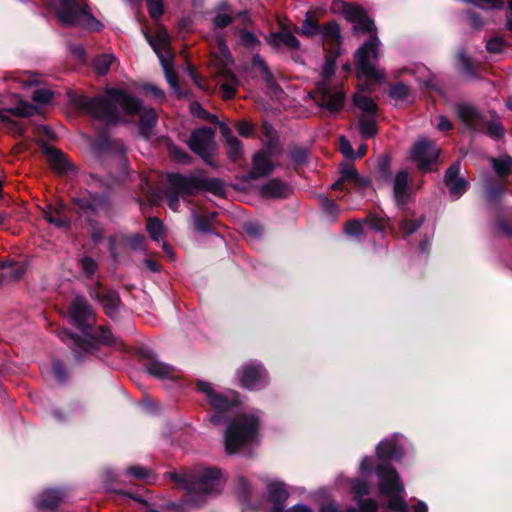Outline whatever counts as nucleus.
<instances>
[{
  "mask_svg": "<svg viewBox=\"0 0 512 512\" xmlns=\"http://www.w3.org/2000/svg\"><path fill=\"white\" fill-rule=\"evenodd\" d=\"M77 104L95 117L108 122L119 120L118 106L126 114H139V129L144 137L151 135L152 128L157 121L156 113L152 108H143L136 98L118 89H110L105 97L94 99L83 97L79 99Z\"/></svg>",
  "mask_w": 512,
  "mask_h": 512,
  "instance_id": "f257e3e1",
  "label": "nucleus"
},
{
  "mask_svg": "<svg viewBox=\"0 0 512 512\" xmlns=\"http://www.w3.org/2000/svg\"><path fill=\"white\" fill-rule=\"evenodd\" d=\"M342 5V12L346 19L354 23L356 32L374 31V23L366 16L364 10L354 4H347L339 1ZM379 41L373 34L370 40L364 43L355 53V62L359 78H365L367 85L372 82H381L384 80V73L374 65V60L378 57Z\"/></svg>",
  "mask_w": 512,
  "mask_h": 512,
  "instance_id": "f03ea898",
  "label": "nucleus"
},
{
  "mask_svg": "<svg viewBox=\"0 0 512 512\" xmlns=\"http://www.w3.org/2000/svg\"><path fill=\"white\" fill-rule=\"evenodd\" d=\"M403 447L397 435L381 441L376 447V458L364 457L360 463V473L364 477H377L379 480H398L399 475L390 464V459L403 457Z\"/></svg>",
  "mask_w": 512,
  "mask_h": 512,
  "instance_id": "7ed1b4c3",
  "label": "nucleus"
},
{
  "mask_svg": "<svg viewBox=\"0 0 512 512\" xmlns=\"http://www.w3.org/2000/svg\"><path fill=\"white\" fill-rule=\"evenodd\" d=\"M260 413L252 410L236 416L225 433V447L228 453L242 451L258 437Z\"/></svg>",
  "mask_w": 512,
  "mask_h": 512,
  "instance_id": "20e7f679",
  "label": "nucleus"
},
{
  "mask_svg": "<svg viewBox=\"0 0 512 512\" xmlns=\"http://www.w3.org/2000/svg\"><path fill=\"white\" fill-rule=\"evenodd\" d=\"M70 316L72 318L73 324L84 334L103 343H108L111 341L112 335L108 329L99 327V335L90 332V328L95 322V316L84 298L76 297L74 299L71 305Z\"/></svg>",
  "mask_w": 512,
  "mask_h": 512,
  "instance_id": "39448f33",
  "label": "nucleus"
},
{
  "mask_svg": "<svg viewBox=\"0 0 512 512\" xmlns=\"http://www.w3.org/2000/svg\"><path fill=\"white\" fill-rule=\"evenodd\" d=\"M335 63L327 58L323 64L321 77L322 80L317 83V90L320 94L319 105L330 112L339 111L344 103V94L340 90L334 89L328 80L334 75Z\"/></svg>",
  "mask_w": 512,
  "mask_h": 512,
  "instance_id": "423d86ee",
  "label": "nucleus"
},
{
  "mask_svg": "<svg viewBox=\"0 0 512 512\" xmlns=\"http://www.w3.org/2000/svg\"><path fill=\"white\" fill-rule=\"evenodd\" d=\"M58 17L65 25H80L91 30H100L102 27L86 6L76 0H63L58 8Z\"/></svg>",
  "mask_w": 512,
  "mask_h": 512,
  "instance_id": "0eeeda50",
  "label": "nucleus"
},
{
  "mask_svg": "<svg viewBox=\"0 0 512 512\" xmlns=\"http://www.w3.org/2000/svg\"><path fill=\"white\" fill-rule=\"evenodd\" d=\"M145 37L160 60L167 82L176 92H178V78L173 68L167 32L165 30H159L154 36L145 34Z\"/></svg>",
  "mask_w": 512,
  "mask_h": 512,
  "instance_id": "6e6552de",
  "label": "nucleus"
},
{
  "mask_svg": "<svg viewBox=\"0 0 512 512\" xmlns=\"http://www.w3.org/2000/svg\"><path fill=\"white\" fill-rule=\"evenodd\" d=\"M457 113L459 119L472 130L482 131L484 128H487L489 136L495 139L501 138L504 135V128L497 118H493L488 122L470 105H458Z\"/></svg>",
  "mask_w": 512,
  "mask_h": 512,
  "instance_id": "1a4fd4ad",
  "label": "nucleus"
},
{
  "mask_svg": "<svg viewBox=\"0 0 512 512\" xmlns=\"http://www.w3.org/2000/svg\"><path fill=\"white\" fill-rule=\"evenodd\" d=\"M167 190L168 205L173 211L179 209V197L194 194L203 187V181L194 176L171 174L168 176Z\"/></svg>",
  "mask_w": 512,
  "mask_h": 512,
  "instance_id": "9d476101",
  "label": "nucleus"
},
{
  "mask_svg": "<svg viewBox=\"0 0 512 512\" xmlns=\"http://www.w3.org/2000/svg\"><path fill=\"white\" fill-rule=\"evenodd\" d=\"M196 386L198 391L204 394L212 408L218 412L227 411L239 402L238 394L235 391L220 392L215 390L210 383L201 380L196 382Z\"/></svg>",
  "mask_w": 512,
  "mask_h": 512,
  "instance_id": "9b49d317",
  "label": "nucleus"
},
{
  "mask_svg": "<svg viewBox=\"0 0 512 512\" xmlns=\"http://www.w3.org/2000/svg\"><path fill=\"white\" fill-rule=\"evenodd\" d=\"M186 500L195 504H201L218 495L223 487L221 482H179Z\"/></svg>",
  "mask_w": 512,
  "mask_h": 512,
  "instance_id": "f8f14e48",
  "label": "nucleus"
},
{
  "mask_svg": "<svg viewBox=\"0 0 512 512\" xmlns=\"http://www.w3.org/2000/svg\"><path fill=\"white\" fill-rule=\"evenodd\" d=\"M169 480H219L224 477V472L217 467H194L183 469L179 472H170Z\"/></svg>",
  "mask_w": 512,
  "mask_h": 512,
  "instance_id": "ddd939ff",
  "label": "nucleus"
},
{
  "mask_svg": "<svg viewBox=\"0 0 512 512\" xmlns=\"http://www.w3.org/2000/svg\"><path fill=\"white\" fill-rule=\"evenodd\" d=\"M37 108L27 102L19 100L18 104L14 107L1 108L0 107V123L6 125L17 134L23 133L22 126L10 119L8 114L16 117H27L31 116L36 112Z\"/></svg>",
  "mask_w": 512,
  "mask_h": 512,
  "instance_id": "4468645a",
  "label": "nucleus"
},
{
  "mask_svg": "<svg viewBox=\"0 0 512 512\" xmlns=\"http://www.w3.org/2000/svg\"><path fill=\"white\" fill-rule=\"evenodd\" d=\"M439 149L426 139L419 140L411 150V158L421 170H428L429 166L438 158Z\"/></svg>",
  "mask_w": 512,
  "mask_h": 512,
  "instance_id": "2eb2a0df",
  "label": "nucleus"
},
{
  "mask_svg": "<svg viewBox=\"0 0 512 512\" xmlns=\"http://www.w3.org/2000/svg\"><path fill=\"white\" fill-rule=\"evenodd\" d=\"M402 490L399 482H381L380 491L383 501L392 512H402L406 508L402 497Z\"/></svg>",
  "mask_w": 512,
  "mask_h": 512,
  "instance_id": "dca6fc26",
  "label": "nucleus"
},
{
  "mask_svg": "<svg viewBox=\"0 0 512 512\" xmlns=\"http://www.w3.org/2000/svg\"><path fill=\"white\" fill-rule=\"evenodd\" d=\"M214 132L211 128L203 127L194 131L189 140V146L192 151L202 158L208 156L213 144Z\"/></svg>",
  "mask_w": 512,
  "mask_h": 512,
  "instance_id": "f3484780",
  "label": "nucleus"
},
{
  "mask_svg": "<svg viewBox=\"0 0 512 512\" xmlns=\"http://www.w3.org/2000/svg\"><path fill=\"white\" fill-rule=\"evenodd\" d=\"M266 379V371L258 364H251L243 367L240 374L241 384L249 389L262 387L266 383Z\"/></svg>",
  "mask_w": 512,
  "mask_h": 512,
  "instance_id": "a211bd4d",
  "label": "nucleus"
},
{
  "mask_svg": "<svg viewBox=\"0 0 512 512\" xmlns=\"http://www.w3.org/2000/svg\"><path fill=\"white\" fill-rule=\"evenodd\" d=\"M460 168V164L455 163L446 171L445 174V184L453 199L460 198L467 188V181L459 175Z\"/></svg>",
  "mask_w": 512,
  "mask_h": 512,
  "instance_id": "6ab92c4d",
  "label": "nucleus"
},
{
  "mask_svg": "<svg viewBox=\"0 0 512 512\" xmlns=\"http://www.w3.org/2000/svg\"><path fill=\"white\" fill-rule=\"evenodd\" d=\"M347 185L364 188L369 185V181L367 179L360 178L353 167H346L342 169L341 178L333 185V189H347Z\"/></svg>",
  "mask_w": 512,
  "mask_h": 512,
  "instance_id": "aec40b11",
  "label": "nucleus"
},
{
  "mask_svg": "<svg viewBox=\"0 0 512 512\" xmlns=\"http://www.w3.org/2000/svg\"><path fill=\"white\" fill-rule=\"evenodd\" d=\"M393 193L395 201L398 205H403L406 203L409 193H408V173L404 170L399 171L393 180Z\"/></svg>",
  "mask_w": 512,
  "mask_h": 512,
  "instance_id": "412c9836",
  "label": "nucleus"
},
{
  "mask_svg": "<svg viewBox=\"0 0 512 512\" xmlns=\"http://www.w3.org/2000/svg\"><path fill=\"white\" fill-rule=\"evenodd\" d=\"M273 168L270 155L267 152H258L254 155L251 172L253 177L265 176L272 172Z\"/></svg>",
  "mask_w": 512,
  "mask_h": 512,
  "instance_id": "4be33fe9",
  "label": "nucleus"
},
{
  "mask_svg": "<svg viewBox=\"0 0 512 512\" xmlns=\"http://www.w3.org/2000/svg\"><path fill=\"white\" fill-rule=\"evenodd\" d=\"M267 41L276 48L284 45L291 49H298L300 46L298 39L288 30L270 34Z\"/></svg>",
  "mask_w": 512,
  "mask_h": 512,
  "instance_id": "5701e85b",
  "label": "nucleus"
},
{
  "mask_svg": "<svg viewBox=\"0 0 512 512\" xmlns=\"http://www.w3.org/2000/svg\"><path fill=\"white\" fill-rule=\"evenodd\" d=\"M46 158L51 167L58 173L65 172L68 168V161L65 156L53 147H45Z\"/></svg>",
  "mask_w": 512,
  "mask_h": 512,
  "instance_id": "b1692460",
  "label": "nucleus"
},
{
  "mask_svg": "<svg viewBox=\"0 0 512 512\" xmlns=\"http://www.w3.org/2000/svg\"><path fill=\"white\" fill-rule=\"evenodd\" d=\"M260 192L265 197H282L289 192V188L280 180L273 179L262 185Z\"/></svg>",
  "mask_w": 512,
  "mask_h": 512,
  "instance_id": "393cba45",
  "label": "nucleus"
},
{
  "mask_svg": "<svg viewBox=\"0 0 512 512\" xmlns=\"http://www.w3.org/2000/svg\"><path fill=\"white\" fill-rule=\"evenodd\" d=\"M319 34L322 41L327 45L338 44L341 38L340 28L336 22H329L320 28Z\"/></svg>",
  "mask_w": 512,
  "mask_h": 512,
  "instance_id": "a878e982",
  "label": "nucleus"
},
{
  "mask_svg": "<svg viewBox=\"0 0 512 512\" xmlns=\"http://www.w3.org/2000/svg\"><path fill=\"white\" fill-rule=\"evenodd\" d=\"M147 371L150 375L159 379H166L174 376L173 367L158 360L151 361L147 366Z\"/></svg>",
  "mask_w": 512,
  "mask_h": 512,
  "instance_id": "bb28decb",
  "label": "nucleus"
},
{
  "mask_svg": "<svg viewBox=\"0 0 512 512\" xmlns=\"http://www.w3.org/2000/svg\"><path fill=\"white\" fill-rule=\"evenodd\" d=\"M61 502V496L58 492L47 491L43 493L37 500L40 509L50 511L55 509Z\"/></svg>",
  "mask_w": 512,
  "mask_h": 512,
  "instance_id": "cd10ccee",
  "label": "nucleus"
},
{
  "mask_svg": "<svg viewBox=\"0 0 512 512\" xmlns=\"http://www.w3.org/2000/svg\"><path fill=\"white\" fill-rule=\"evenodd\" d=\"M101 304L110 317L114 316L120 305V299L115 292H107L100 295Z\"/></svg>",
  "mask_w": 512,
  "mask_h": 512,
  "instance_id": "c85d7f7f",
  "label": "nucleus"
},
{
  "mask_svg": "<svg viewBox=\"0 0 512 512\" xmlns=\"http://www.w3.org/2000/svg\"><path fill=\"white\" fill-rule=\"evenodd\" d=\"M233 20L232 11L226 3H222L217 8V13L214 17L213 24L216 28H223L228 26Z\"/></svg>",
  "mask_w": 512,
  "mask_h": 512,
  "instance_id": "c756f323",
  "label": "nucleus"
},
{
  "mask_svg": "<svg viewBox=\"0 0 512 512\" xmlns=\"http://www.w3.org/2000/svg\"><path fill=\"white\" fill-rule=\"evenodd\" d=\"M237 80L234 75L225 69L222 74L221 90L223 97L226 99L232 98L236 93Z\"/></svg>",
  "mask_w": 512,
  "mask_h": 512,
  "instance_id": "7c9ffc66",
  "label": "nucleus"
},
{
  "mask_svg": "<svg viewBox=\"0 0 512 512\" xmlns=\"http://www.w3.org/2000/svg\"><path fill=\"white\" fill-rule=\"evenodd\" d=\"M355 105L363 112L373 114L376 111V104L369 98L363 88H360L354 96Z\"/></svg>",
  "mask_w": 512,
  "mask_h": 512,
  "instance_id": "2f4dec72",
  "label": "nucleus"
},
{
  "mask_svg": "<svg viewBox=\"0 0 512 512\" xmlns=\"http://www.w3.org/2000/svg\"><path fill=\"white\" fill-rule=\"evenodd\" d=\"M0 268L5 269V277L16 281L25 273V266L21 263H12V261H1Z\"/></svg>",
  "mask_w": 512,
  "mask_h": 512,
  "instance_id": "473e14b6",
  "label": "nucleus"
},
{
  "mask_svg": "<svg viewBox=\"0 0 512 512\" xmlns=\"http://www.w3.org/2000/svg\"><path fill=\"white\" fill-rule=\"evenodd\" d=\"M491 162L499 176L503 177L512 173V158L510 156L504 155L500 158H492Z\"/></svg>",
  "mask_w": 512,
  "mask_h": 512,
  "instance_id": "72a5a7b5",
  "label": "nucleus"
},
{
  "mask_svg": "<svg viewBox=\"0 0 512 512\" xmlns=\"http://www.w3.org/2000/svg\"><path fill=\"white\" fill-rule=\"evenodd\" d=\"M359 129L363 138H369L376 134V123L370 116H363L359 119Z\"/></svg>",
  "mask_w": 512,
  "mask_h": 512,
  "instance_id": "f704fd0d",
  "label": "nucleus"
},
{
  "mask_svg": "<svg viewBox=\"0 0 512 512\" xmlns=\"http://www.w3.org/2000/svg\"><path fill=\"white\" fill-rule=\"evenodd\" d=\"M320 28L321 27L317 24V22L311 16H307L302 24V27H301L299 33L301 35L313 37V36H316L319 34Z\"/></svg>",
  "mask_w": 512,
  "mask_h": 512,
  "instance_id": "c9c22d12",
  "label": "nucleus"
},
{
  "mask_svg": "<svg viewBox=\"0 0 512 512\" xmlns=\"http://www.w3.org/2000/svg\"><path fill=\"white\" fill-rule=\"evenodd\" d=\"M146 227L151 238L155 241H160L163 234L162 223L156 218H150L147 221Z\"/></svg>",
  "mask_w": 512,
  "mask_h": 512,
  "instance_id": "e433bc0d",
  "label": "nucleus"
},
{
  "mask_svg": "<svg viewBox=\"0 0 512 512\" xmlns=\"http://www.w3.org/2000/svg\"><path fill=\"white\" fill-rule=\"evenodd\" d=\"M410 94V88L402 83L394 85L390 90L391 97L396 100H408Z\"/></svg>",
  "mask_w": 512,
  "mask_h": 512,
  "instance_id": "4c0bfd02",
  "label": "nucleus"
},
{
  "mask_svg": "<svg viewBox=\"0 0 512 512\" xmlns=\"http://www.w3.org/2000/svg\"><path fill=\"white\" fill-rule=\"evenodd\" d=\"M129 477L133 478H155L157 475L153 470L142 467V466H134L128 469L127 472Z\"/></svg>",
  "mask_w": 512,
  "mask_h": 512,
  "instance_id": "58836bf2",
  "label": "nucleus"
},
{
  "mask_svg": "<svg viewBox=\"0 0 512 512\" xmlns=\"http://www.w3.org/2000/svg\"><path fill=\"white\" fill-rule=\"evenodd\" d=\"M112 62H113V57L111 55L99 56L94 61L95 70L99 74L103 75V74H105L109 70Z\"/></svg>",
  "mask_w": 512,
  "mask_h": 512,
  "instance_id": "ea45409f",
  "label": "nucleus"
},
{
  "mask_svg": "<svg viewBox=\"0 0 512 512\" xmlns=\"http://www.w3.org/2000/svg\"><path fill=\"white\" fill-rule=\"evenodd\" d=\"M228 155L232 160H237L241 154L240 141L234 136H229L227 139Z\"/></svg>",
  "mask_w": 512,
  "mask_h": 512,
  "instance_id": "a19ab883",
  "label": "nucleus"
},
{
  "mask_svg": "<svg viewBox=\"0 0 512 512\" xmlns=\"http://www.w3.org/2000/svg\"><path fill=\"white\" fill-rule=\"evenodd\" d=\"M288 497L287 491L280 484H277L270 490V499L275 504L283 503Z\"/></svg>",
  "mask_w": 512,
  "mask_h": 512,
  "instance_id": "79ce46f5",
  "label": "nucleus"
},
{
  "mask_svg": "<svg viewBox=\"0 0 512 512\" xmlns=\"http://www.w3.org/2000/svg\"><path fill=\"white\" fill-rule=\"evenodd\" d=\"M45 219L59 228H64L68 225L67 219L61 214V211H57L56 215H53L50 211L44 212Z\"/></svg>",
  "mask_w": 512,
  "mask_h": 512,
  "instance_id": "37998d69",
  "label": "nucleus"
},
{
  "mask_svg": "<svg viewBox=\"0 0 512 512\" xmlns=\"http://www.w3.org/2000/svg\"><path fill=\"white\" fill-rule=\"evenodd\" d=\"M422 224V218L419 220H404L401 223L400 229L403 235L408 236L414 233Z\"/></svg>",
  "mask_w": 512,
  "mask_h": 512,
  "instance_id": "c03bdc74",
  "label": "nucleus"
},
{
  "mask_svg": "<svg viewBox=\"0 0 512 512\" xmlns=\"http://www.w3.org/2000/svg\"><path fill=\"white\" fill-rule=\"evenodd\" d=\"M458 65L462 72L472 75L473 68L470 59L465 55L463 50H460L457 54Z\"/></svg>",
  "mask_w": 512,
  "mask_h": 512,
  "instance_id": "a18cd8bd",
  "label": "nucleus"
},
{
  "mask_svg": "<svg viewBox=\"0 0 512 512\" xmlns=\"http://www.w3.org/2000/svg\"><path fill=\"white\" fill-rule=\"evenodd\" d=\"M367 225V223L362 224L356 220L350 221L345 226V232L350 235L357 237L362 234L364 231V227Z\"/></svg>",
  "mask_w": 512,
  "mask_h": 512,
  "instance_id": "49530a36",
  "label": "nucleus"
},
{
  "mask_svg": "<svg viewBox=\"0 0 512 512\" xmlns=\"http://www.w3.org/2000/svg\"><path fill=\"white\" fill-rule=\"evenodd\" d=\"M147 6L152 18L157 19L163 13V0H148Z\"/></svg>",
  "mask_w": 512,
  "mask_h": 512,
  "instance_id": "de8ad7c7",
  "label": "nucleus"
},
{
  "mask_svg": "<svg viewBox=\"0 0 512 512\" xmlns=\"http://www.w3.org/2000/svg\"><path fill=\"white\" fill-rule=\"evenodd\" d=\"M339 149L346 158L355 159V151L353 150L350 142L344 136H341L339 139Z\"/></svg>",
  "mask_w": 512,
  "mask_h": 512,
  "instance_id": "09e8293b",
  "label": "nucleus"
},
{
  "mask_svg": "<svg viewBox=\"0 0 512 512\" xmlns=\"http://www.w3.org/2000/svg\"><path fill=\"white\" fill-rule=\"evenodd\" d=\"M80 265H81L83 272L88 277L92 276L97 269V263L89 257L82 258L80 260Z\"/></svg>",
  "mask_w": 512,
  "mask_h": 512,
  "instance_id": "8fccbe9b",
  "label": "nucleus"
},
{
  "mask_svg": "<svg viewBox=\"0 0 512 512\" xmlns=\"http://www.w3.org/2000/svg\"><path fill=\"white\" fill-rule=\"evenodd\" d=\"M32 98L35 102L46 104L52 98V92L47 89H38L33 92Z\"/></svg>",
  "mask_w": 512,
  "mask_h": 512,
  "instance_id": "3c124183",
  "label": "nucleus"
},
{
  "mask_svg": "<svg viewBox=\"0 0 512 512\" xmlns=\"http://www.w3.org/2000/svg\"><path fill=\"white\" fill-rule=\"evenodd\" d=\"M144 236L140 234L130 235L124 238V244L130 248L138 249L142 247Z\"/></svg>",
  "mask_w": 512,
  "mask_h": 512,
  "instance_id": "603ef678",
  "label": "nucleus"
},
{
  "mask_svg": "<svg viewBox=\"0 0 512 512\" xmlns=\"http://www.w3.org/2000/svg\"><path fill=\"white\" fill-rule=\"evenodd\" d=\"M504 42L500 38L491 39L487 42L486 48L491 53H499L503 48Z\"/></svg>",
  "mask_w": 512,
  "mask_h": 512,
  "instance_id": "864d4df0",
  "label": "nucleus"
},
{
  "mask_svg": "<svg viewBox=\"0 0 512 512\" xmlns=\"http://www.w3.org/2000/svg\"><path fill=\"white\" fill-rule=\"evenodd\" d=\"M236 129L240 135L245 136V137L250 136L253 131L252 125L246 121L238 122L236 125Z\"/></svg>",
  "mask_w": 512,
  "mask_h": 512,
  "instance_id": "5fc2aeb1",
  "label": "nucleus"
},
{
  "mask_svg": "<svg viewBox=\"0 0 512 512\" xmlns=\"http://www.w3.org/2000/svg\"><path fill=\"white\" fill-rule=\"evenodd\" d=\"M240 36H241V41L245 46L254 47L255 44L257 43V39H256L255 35L251 32L242 31Z\"/></svg>",
  "mask_w": 512,
  "mask_h": 512,
  "instance_id": "6e6d98bb",
  "label": "nucleus"
},
{
  "mask_svg": "<svg viewBox=\"0 0 512 512\" xmlns=\"http://www.w3.org/2000/svg\"><path fill=\"white\" fill-rule=\"evenodd\" d=\"M349 512H376V505L373 500L367 499L361 503L360 510H350Z\"/></svg>",
  "mask_w": 512,
  "mask_h": 512,
  "instance_id": "4d7b16f0",
  "label": "nucleus"
},
{
  "mask_svg": "<svg viewBox=\"0 0 512 512\" xmlns=\"http://www.w3.org/2000/svg\"><path fill=\"white\" fill-rule=\"evenodd\" d=\"M170 152L178 162L186 163L189 159L188 155L177 147H172Z\"/></svg>",
  "mask_w": 512,
  "mask_h": 512,
  "instance_id": "13d9d810",
  "label": "nucleus"
},
{
  "mask_svg": "<svg viewBox=\"0 0 512 512\" xmlns=\"http://www.w3.org/2000/svg\"><path fill=\"white\" fill-rule=\"evenodd\" d=\"M61 339L64 341V342H68V343H71L73 346H81V340L80 338L74 336L73 334L71 333H68V332H63L61 334Z\"/></svg>",
  "mask_w": 512,
  "mask_h": 512,
  "instance_id": "bf43d9fd",
  "label": "nucleus"
},
{
  "mask_svg": "<svg viewBox=\"0 0 512 512\" xmlns=\"http://www.w3.org/2000/svg\"><path fill=\"white\" fill-rule=\"evenodd\" d=\"M451 128H452L451 122L445 116L441 115L439 117V122L437 124V129L440 130V131H448Z\"/></svg>",
  "mask_w": 512,
  "mask_h": 512,
  "instance_id": "052dcab7",
  "label": "nucleus"
},
{
  "mask_svg": "<svg viewBox=\"0 0 512 512\" xmlns=\"http://www.w3.org/2000/svg\"><path fill=\"white\" fill-rule=\"evenodd\" d=\"M194 219H195V226H196L197 230H199L201 232L208 231L209 225L206 223V221L203 217L196 215L194 217Z\"/></svg>",
  "mask_w": 512,
  "mask_h": 512,
  "instance_id": "680f3d73",
  "label": "nucleus"
},
{
  "mask_svg": "<svg viewBox=\"0 0 512 512\" xmlns=\"http://www.w3.org/2000/svg\"><path fill=\"white\" fill-rule=\"evenodd\" d=\"M52 372L57 379L62 380L65 376V369L62 364L55 363L52 367Z\"/></svg>",
  "mask_w": 512,
  "mask_h": 512,
  "instance_id": "e2e57ef3",
  "label": "nucleus"
},
{
  "mask_svg": "<svg viewBox=\"0 0 512 512\" xmlns=\"http://www.w3.org/2000/svg\"><path fill=\"white\" fill-rule=\"evenodd\" d=\"M209 189L216 194H222L224 191L222 184L217 180H211L209 182Z\"/></svg>",
  "mask_w": 512,
  "mask_h": 512,
  "instance_id": "0e129e2a",
  "label": "nucleus"
},
{
  "mask_svg": "<svg viewBox=\"0 0 512 512\" xmlns=\"http://www.w3.org/2000/svg\"><path fill=\"white\" fill-rule=\"evenodd\" d=\"M322 206L325 209V211L328 212V213L332 214V213L335 212L336 205H335V203L332 200L324 198L322 200Z\"/></svg>",
  "mask_w": 512,
  "mask_h": 512,
  "instance_id": "69168bd1",
  "label": "nucleus"
},
{
  "mask_svg": "<svg viewBox=\"0 0 512 512\" xmlns=\"http://www.w3.org/2000/svg\"><path fill=\"white\" fill-rule=\"evenodd\" d=\"M320 512H338L333 501H327L320 509Z\"/></svg>",
  "mask_w": 512,
  "mask_h": 512,
  "instance_id": "338daca9",
  "label": "nucleus"
},
{
  "mask_svg": "<svg viewBox=\"0 0 512 512\" xmlns=\"http://www.w3.org/2000/svg\"><path fill=\"white\" fill-rule=\"evenodd\" d=\"M275 512H312L310 508L306 507V506H302V505H297V506H294L291 510L289 511H282L280 509H276Z\"/></svg>",
  "mask_w": 512,
  "mask_h": 512,
  "instance_id": "774afa93",
  "label": "nucleus"
}]
</instances>
